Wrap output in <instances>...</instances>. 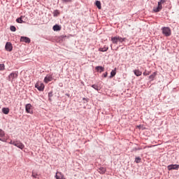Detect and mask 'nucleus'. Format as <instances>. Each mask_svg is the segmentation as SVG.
<instances>
[{"mask_svg":"<svg viewBox=\"0 0 179 179\" xmlns=\"http://www.w3.org/2000/svg\"><path fill=\"white\" fill-rule=\"evenodd\" d=\"M0 141H3V140H2V138H0Z\"/></svg>","mask_w":179,"mask_h":179,"instance_id":"79ce46f5","label":"nucleus"},{"mask_svg":"<svg viewBox=\"0 0 179 179\" xmlns=\"http://www.w3.org/2000/svg\"><path fill=\"white\" fill-rule=\"evenodd\" d=\"M162 9H163V6L162 4H160V3H158V6L157 8H153V11L155 13L157 12H160V10H162Z\"/></svg>","mask_w":179,"mask_h":179,"instance_id":"1a4fd4ad","label":"nucleus"},{"mask_svg":"<svg viewBox=\"0 0 179 179\" xmlns=\"http://www.w3.org/2000/svg\"><path fill=\"white\" fill-rule=\"evenodd\" d=\"M59 15H60V13H59V10H55L53 11V16H54V17H57V16H59Z\"/></svg>","mask_w":179,"mask_h":179,"instance_id":"a211bd4d","label":"nucleus"},{"mask_svg":"<svg viewBox=\"0 0 179 179\" xmlns=\"http://www.w3.org/2000/svg\"><path fill=\"white\" fill-rule=\"evenodd\" d=\"M99 173H100V174H104V173H106V168L104 167H100L98 169Z\"/></svg>","mask_w":179,"mask_h":179,"instance_id":"6ab92c4d","label":"nucleus"},{"mask_svg":"<svg viewBox=\"0 0 179 179\" xmlns=\"http://www.w3.org/2000/svg\"><path fill=\"white\" fill-rule=\"evenodd\" d=\"M20 41L22 43H27V44L30 43L31 40L29 39V37L27 36H21L20 37Z\"/></svg>","mask_w":179,"mask_h":179,"instance_id":"6e6552de","label":"nucleus"},{"mask_svg":"<svg viewBox=\"0 0 179 179\" xmlns=\"http://www.w3.org/2000/svg\"><path fill=\"white\" fill-rule=\"evenodd\" d=\"M13 145L14 146H16L19 149H21V150L24 149V145L20 141H13Z\"/></svg>","mask_w":179,"mask_h":179,"instance_id":"7ed1b4c3","label":"nucleus"},{"mask_svg":"<svg viewBox=\"0 0 179 179\" xmlns=\"http://www.w3.org/2000/svg\"><path fill=\"white\" fill-rule=\"evenodd\" d=\"M127 40V38H121V36H117V42L119 43H124Z\"/></svg>","mask_w":179,"mask_h":179,"instance_id":"4be33fe9","label":"nucleus"},{"mask_svg":"<svg viewBox=\"0 0 179 179\" xmlns=\"http://www.w3.org/2000/svg\"><path fill=\"white\" fill-rule=\"evenodd\" d=\"M57 174H58V173H56V175H55V178H56V179H61V176H60V177H59V176H58V175H57Z\"/></svg>","mask_w":179,"mask_h":179,"instance_id":"f704fd0d","label":"nucleus"},{"mask_svg":"<svg viewBox=\"0 0 179 179\" xmlns=\"http://www.w3.org/2000/svg\"><path fill=\"white\" fill-rule=\"evenodd\" d=\"M99 51L101 52H106V51H108V46H104L103 48H99Z\"/></svg>","mask_w":179,"mask_h":179,"instance_id":"f8f14e48","label":"nucleus"},{"mask_svg":"<svg viewBox=\"0 0 179 179\" xmlns=\"http://www.w3.org/2000/svg\"><path fill=\"white\" fill-rule=\"evenodd\" d=\"M142 161V159L140 157H136L135 158V163H141Z\"/></svg>","mask_w":179,"mask_h":179,"instance_id":"b1692460","label":"nucleus"},{"mask_svg":"<svg viewBox=\"0 0 179 179\" xmlns=\"http://www.w3.org/2000/svg\"><path fill=\"white\" fill-rule=\"evenodd\" d=\"M0 136L2 138L3 136H5V131H3V130L0 129Z\"/></svg>","mask_w":179,"mask_h":179,"instance_id":"cd10ccee","label":"nucleus"},{"mask_svg":"<svg viewBox=\"0 0 179 179\" xmlns=\"http://www.w3.org/2000/svg\"><path fill=\"white\" fill-rule=\"evenodd\" d=\"M179 165L178 164H171L168 166V170L169 171L171 170H178Z\"/></svg>","mask_w":179,"mask_h":179,"instance_id":"423d86ee","label":"nucleus"},{"mask_svg":"<svg viewBox=\"0 0 179 179\" xmlns=\"http://www.w3.org/2000/svg\"><path fill=\"white\" fill-rule=\"evenodd\" d=\"M52 96H53L52 92H50L48 93V97H49V99H51V97H52Z\"/></svg>","mask_w":179,"mask_h":179,"instance_id":"7c9ffc66","label":"nucleus"},{"mask_svg":"<svg viewBox=\"0 0 179 179\" xmlns=\"http://www.w3.org/2000/svg\"><path fill=\"white\" fill-rule=\"evenodd\" d=\"M60 179H65V177H64V175H61Z\"/></svg>","mask_w":179,"mask_h":179,"instance_id":"4c0bfd02","label":"nucleus"},{"mask_svg":"<svg viewBox=\"0 0 179 179\" xmlns=\"http://www.w3.org/2000/svg\"><path fill=\"white\" fill-rule=\"evenodd\" d=\"M49 101H51V98H49Z\"/></svg>","mask_w":179,"mask_h":179,"instance_id":"a19ab883","label":"nucleus"},{"mask_svg":"<svg viewBox=\"0 0 179 179\" xmlns=\"http://www.w3.org/2000/svg\"><path fill=\"white\" fill-rule=\"evenodd\" d=\"M52 80V76L47 75L44 78L45 83H48V82H51Z\"/></svg>","mask_w":179,"mask_h":179,"instance_id":"9d476101","label":"nucleus"},{"mask_svg":"<svg viewBox=\"0 0 179 179\" xmlns=\"http://www.w3.org/2000/svg\"><path fill=\"white\" fill-rule=\"evenodd\" d=\"M5 48L6 51H8L9 52H10V51L13 50V46H12V43H10V42H7L6 43Z\"/></svg>","mask_w":179,"mask_h":179,"instance_id":"39448f33","label":"nucleus"},{"mask_svg":"<svg viewBox=\"0 0 179 179\" xmlns=\"http://www.w3.org/2000/svg\"><path fill=\"white\" fill-rule=\"evenodd\" d=\"M83 100L84 101V103H87V101H89V99L87 98H83Z\"/></svg>","mask_w":179,"mask_h":179,"instance_id":"72a5a7b5","label":"nucleus"},{"mask_svg":"<svg viewBox=\"0 0 179 179\" xmlns=\"http://www.w3.org/2000/svg\"><path fill=\"white\" fill-rule=\"evenodd\" d=\"M117 69H115L114 70H112V71L110 72V78H114V76H115V75H117V71H116Z\"/></svg>","mask_w":179,"mask_h":179,"instance_id":"f3484780","label":"nucleus"},{"mask_svg":"<svg viewBox=\"0 0 179 179\" xmlns=\"http://www.w3.org/2000/svg\"><path fill=\"white\" fill-rule=\"evenodd\" d=\"M134 73L136 76H141L142 75V71H139V69L134 70Z\"/></svg>","mask_w":179,"mask_h":179,"instance_id":"dca6fc26","label":"nucleus"},{"mask_svg":"<svg viewBox=\"0 0 179 179\" xmlns=\"http://www.w3.org/2000/svg\"><path fill=\"white\" fill-rule=\"evenodd\" d=\"M157 76V72H154L152 74H151L150 76H149V79L152 81V80H155V78H156V76Z\"/></svg>","mask_w":179,"mask_h":179,"instance_id":"4468645a","label":"nucleus"},{"mask_svg":"<svg viewBox=\"0 0 179 179\" xmlns=\"http://www.w3.org/2000/svg\"><path fill=\"white\" fill-rule=\"evenodd\" d=\"M16 22H17V23H24V21H23V20H22V17L17 18Z\"/></svg>","mask_w":179,"mask_h":179,"instance_id":"393cba45","label":"nucleus"},{"mask_svg":"<svg viewBox=\"0 0 179 179\" xmlns=\"http://www.w3.org/2000/svg\"><path fill=\"white\" fill-rule=\"evenodd\" d=\"M2 113L6 115L9 114V108H3Z\"/></svg>","mask_w":179,"mask_h":179,"instance_id":"aec40b11","label":"nucleus"},{"mask_svg":"<svg viewBox=\"0 0 179 179\" xmlns=\"http://www.w3.org/2000/svg\"><path fill=\"white\" fill-rule=\"evenodd\" d=\"M17 76H19V72L13 71L8 75L7 80H8V82H11V83H12L13 82L14 79H17Z\"/></svg>","mask_w":179,"mask_h":179,"instance_id":"f257e3e1","label":"nucleus"},{"mask_svg":"<svg viewBox=\"0 0 179 179\" xmlns=\"http://www.w3.org/2000/svg\"><path fill=\"white\" fill-rule=\"evenodd\" d=\"M35 87H36V89H38V90L39 92H43V91H44V87H45V86H44V85H43V83H37L35 85Z\"/></svg>","mask_w":179,"mask_h":179,"instance_id":"20e7f679","label":"nucleus"},{"mask_svg":"<svg viewBox=\"0 0 179 179\" xmlns=\"http://www.w3.org/2000/svg\"><path fill=\"white\" fill-rule=\"evenodd\" d=\"M10 30L11 31H16V27H15V26H13V25L10 26Z\"/></svg>","mask_w":179,"mask_h":179,"instance_id":"a878e982","label":"nucleus"},{"mask_svg":"<svg viewBox=\"0 0 179 179\" xmlns=\"http://www.w3.org/2000/svg\"><path fill=\"white\" fill-rule=\"evenodd\" d=\"M143 75L144 76H148L150 75V71H145L143 73Z\"/></svg>","mask_w":179,"mask_h":179,"instance_id":"c756f323","label":"nucleus"},{"mask_svg":"<svg viewBox=\"0 0 179 179\" xmlns=\"http://www.w3.org/2000/svg\"><path fill=\"white\" fill-rule=\"evenodd\" d=\"M52 29L54 30V31H59L61 30V26L56 24L53 26Z\"/></svg>","mask_w":179,"mask_h":179,"instance_id":"ddd939ff","label":"nucleus"},{"mask_svg":"<svg viewBox=\"0 0 179 179\" xmlns=\"http://www.w3.org/2000/svg\"><path fill=\"white\" fill-rule=\"evenodd\" d=\"M0 71H5V64H0Z\"/></svg>","mask_w":179,"mask_h":179,"instance_id":"bb28decb","label":"nucleus"},{"mask_svg":"<svg viewBox=\"0 0 179 179\" xmlns=\"http://www.w3.org/2000/svg\"><path fill=\"white\" fill-rule=\"evenodd\" d=\"M32 177L34 178H37V173H34V172H32Z\"/></svg>","mask_w":179,"mask_h":179,"instance_id":"2f4dec72","label":"nucleus"},{"mask_svg":"<svg viewBox=\"0 0 179 179\" xmlns=\"http://www.w3.org/2000/svg\"><path fill=\"white\" fill-rule=\"evenodd\" d=\"M25 110L26 112L28 113V114H33V110H31V104L28 103L25 106Z\"/></svg>","mask_w":179,"mask_h":179,"instance_id":"0eeeda50","label":"nucleus"},{"mask_svg":"<svg viewBox=\"0 0 179 179\" xmlns=\"http://www.w3.org/2000/svg\"><path fill=\"white\" fill-rule=\"evenodd\" d=\"M95 5L98 9H101V2L100 1H96Z\"/></svg>","mask_w":179,"mask_h":179,"instance_id":"412c9836","label":"nucleus"},{"mask_svg":"<svg viewBox=\"0 0 179 179\" xmlns=\"http://www.w3.org/2000/svg\"><path fill=\"white\" fill-rule=\"evenodd\" d=\"M162 34L164 36H166V37H169V36H171V29L169 27H164L162 29Z\"/></svg>","mask_w":179,"mask_h":179,"instance_id":"f03ea898","label":"nucleus"},{"mask_svg":"<svg viewBox=\"0 0 179 179\" xmlns=\"http://www.w3.org/2000/svg\"><path fill=\"white\" fill-rule=\"evenodd\" d=\"M136 150H142V148H134L132 149L131 152H136Z\"/></svg>","mask_w":179,"mask_h":179,"instance_id":"c85d7f7f","label":"nucleus"},{"mask_svg":"<svg viewBox=\"0 0 179 179\" xmlns=\"http://www.w3.org/2000/svg\"><path fill=\"white\" fill-rule=\"evenodd\" d=\"M66 96H67L68 97H69V94H66Z\"/></svg>","mask_w":179,"mask_h":179,"instance_id":"ea45409f","label":"nucleus"},{"mask_svg":"<svg viewBox=\"0 0 179 179\" xmlns=\"http://www.w3.org/2000/svg\"><path fill=\"white\" fill-rule=\"evenodd\" d=\"M10 145H13V141H10Z\"/></svg>","mask_w":179,"mask_h":179,"instance_id":"58836bf2","label":"nucleus"},{"mask_svg":"<svg viewBox=\"0 0 179 179\" xmlns=\"http://www.w3.org/2000/svg\"><path fill=\"white\" fill-rule=\"evenodd\" d=\"M62 2H72V0H62Z\"/></svg>","mask_w":179,"mask_h":179,"instance_id":"c9c22d12","label":"nucleus"},{"mask_svg":"<svg viewBox=\"0 0 179 179\" xmlns=\"http://www.w3.org/2000/svg\"><path fill=\"white\" fill-rule=\"evenodd\" d=\"M111 41L113 44H118V38L117 36H114L111 38Z\"/></svg>","mask_w":179,"mask_h":179,"instance_id":"2eb2a0df","label":"nucleus"},{"mask_svg":"<svg viewBox=\"0 0 179 179\" xmlns=\"http://www.w3.org/2000/svg\"><path fill=\"white\" fill-rule=\"evenodd\" d=\"M95 69L96 71H97V72H99V73H101V72H104V67L101 66H96Z\"/></svg>","mask_w":179,"mask_h":179,"instance_id":"9b49d317","label":"nucleus"},{"mask_svg":"<svg viewBox=\"0 0 179 179\" xmlns=\"http://www.w3.org/2000/svg\"><path fill=\"white\" fill-rule=\"evenodd\" d=\"M107 75H108V73L106 72L105 73L103 74L102 76H103L104 78H107Z\"/></svg>","mask_w":179,"mask_h":179,"instance_id":"e433bc0d","label":"nucleus"},{"mask_svg":"<svg viewBox=\"0 0 179 179\" xmlns=\"http://www.w3.org/2000/svg\"><path fill=\"white\" fill-rule=\"evenodd\" d=\"M91 87L94 89V90H96L97 92H99V90H100V88H99V85H97L96 84L91 85Z\"/></svg>","mask_w":179,"mask_h":179,"instance_id":"5701e85b","label":"nucleus"},{"mask_svg":"<svg viewBox=\"0 0 179 179\" xmlns=\"http://www.w3.org/2000/svg\"><path fill=\"white\" fill-rule=\"evenodd\" d=\"M164 2H166V0H160L158 3H159V5H162V3H164Z\"/></svg>","mask_w":179,"mask_h":179,"instance_id":"473e14b6","label":"nucleus"}]
</instances>
